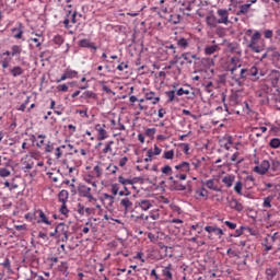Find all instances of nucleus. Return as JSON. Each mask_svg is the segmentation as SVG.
Wrapping results in <instances>:
<instances>
[{
    "mask_svg": "<svg viewBox=\"0 0 280 280\" xmlns=\"http://www.w3.org/2000/svg\"><path fill=\"white\" fill-rule=\"evenodd\" d=\"M34 161H37V167H45V162L43 161V153L37 150H32L21 159L23 172L27 173L31 170H34Z\"/></svg>",
    "mask_w": 280,
    "mask_h": 280,
    "instance_id": "f257e3e1",
    "label": "nucleus"
},
{
    "mask_svg": "<svg viewBox=\"0 0 280 280\" xmlns=\"http://www.w3.org/2000/svg\"><path fill=\"white\" fill-rule=\"evenodd\" d=\"M69 235H71V222H61L49 233V237H56L58 242L63 243L69 242Z\"/></svg>",
    "mask_w": 280,
    "mask_h": 280,
    "instance_id": "f03ea898",
    "label": "nucleus"
},
{
    "mask_svg": "<svg viewBox=\"0 0 280 280\" xmlns=\"http://www.w3.org/2000/svg\"><path fill=\"white\" fill-rule=\"evenodd\" d=\"M261 39V33L259 31H256L250 40L247 45V47L253 50L255 54H261V51H264L265 46L259 45V40Z\"/></svg>",
    "mask_w": 280,
    "mask_h": 280,
    "instance_id": "7ed1b4c3",
    "label": "nucleus"
},
{
    "mask_svg": "<svg viewBox=\"0 0 280 280\" xmlns=\"http://www.w3.org/2000/svg\"><path fill=\"white\" fill-rule=\"evenodd\" d=\"M94 130L96 132L97 141H105V139L108 137V131L106 130L105 124L94 125Z\"/></svg>",
    "mask_w": 280,
    "mask_h": 280,
    "instance_id": "20e7f679",
    "label": "nucleus"
},
{
    "mask_svg": "<svg viewBox=\"0 0 280 280\" xmlns=\"http://www.w3.org/2000/svg\"><path fill=\"white\" fill-rule=\"evenodd\" d=\"M101 201L103 202L105 209H107V211H113L114 207L113 205H115V197L113 195H108V194H103L101 196Z\"/></svg>",
    "mask_w": 280,
    "mask_h": 280,
    "instance_id": "39448f33",
    "label": "nucleus"
},
{
    "mask_svg": "<svg viewBox=\"0 0 280 280\" xmlns=\"http://www.w3.org/2000/svg\"><path fill=\"white\" fill-rule=\"evenodd\" d=\"M30 37V43H35V47L40 48L43 46V43H45V36L43 33H36L32 32Z\"/></svg>",
    "mask_w": 280,
    "mask_h": 280,
    "instance_id": "423d86ee",
    "label": "nucleus"
},
{
    "mask_svg": "<svg viewBox=\"0 0 280 280\" xmlns=\"http://www.w3.org/2000/svg\"><path fill=\"white\" fill-rule=\"evenodd\" d=\"M217 14L219 16L218 22L219 25H229L231 21L229 20V11L225 9H219L217 11Z\"/></svg>",
    "mask_w": 280,
    "mask_h": 280,
    "instance_id": "0eeeda50",
    "label": "nucleus"
},
{
    "mask_svg": "<svg viewBox=\"0 0 280 280\" xmlns=\"http://www.w3.org/2000/svg\"><path fill=\"white\" fill-rule=\"evenodd\" d=\"M268 170H270V162L268 160H264L260 165L254 167V172L260 174V176H264Z\"/></svg>",
    "mask_w": 280,
    "mask_h": 280,
    "instance_id": "6e6552de",
    "label": "nucleus"
},
{
    "mask_svg": "<svg viewBox=\"0 0 280 280\" xmlns=\"http://www.w3.org/2000/svg\"><path fill=\"white\" fill-rule=\"evenodd\" d=\"M9 73L12 78H21L25 73V69L21 66H12L9 68Z\"/></svg>",
    "mask_w": 280,
    "mask_h": 280,
    "instance_id": "1a4fd4ad",
    "label": "nucleus"
},
{
    "mask_svg": "<svg viewBox=\"0 0 280 280\" xmlns=\"http://www.w3.org/2000/svg\"><path fill=\"white\" fill-rule=\"evenodd\" d=\"M38 214L37 224H47L48 226H51V221H49V218H47V214L43 210H36L35 214Z\"/></svg>",
    "mask_w": 280,
    "mask_h": 280,
    "instance_id": "9d476101",
    "label": "nucleus"
},
{
    "mask_svg": "<svg viewBox=\"0 0 280 280\" xmlns=\"http://www.w3.org/2000/svg\"><path fill=\"white\" fill-rule=\"evenodd\" d=\"M23 24L18 23L15 27L11 28V34L13 35V38H16L18 40H21L23 38Z\"/></svg>",
    "mask_w": 280,
    "mask_h": 280,
    "instance_id": "9b49d317",
    "label": "nucleus"
},
{
    "mask_svg": "<svg viewBox=\"0 0 280 280\" xmlns=\"http://www.w3.org/2000/svg\"><path fill=\"white\" fill-rule=\"evenodd\" d=\"M2 56H8L1 60L2 69H10V62H12V50H5Z\"/></svg>",
    "mask_w": 280,
    "mask_h": 280,
    "instance_id": "f8f14e48",
    "label": "nucleus"
},
{
    "mask_svg": "<svg viewBox=\"0 0 280 280\" xmlns=\"http://www.w3.org/2000/svg\"><path fill=\"white\" fill-rule=\"evenodd\" d=\"M206 23H207L208 27H210L211 30H213L214 27H218V25H220L218 18H215V15H213V14L206 16Z\"/></svg>",
    "mask_w": 280,
    "mask_h": 280,
    "instance_id": "ddd939ff",
    "label": "nucleus"
},
{
    "mask_svg": "<svg viewBox=\"0 0 280 280\" xmlns=\"http://www.w3.org/2000/svg\"><path fill=\"white\" fill-rule=\"evenodd\" d=\"M205 231L207 233H214V235H218V237H222V235H224V231L215 225H207Z\"/></svg>",
    "mask_w": 280,
    "mask_h": 280,
    "instance_id": "4468645a",
    "label": "nucleus"
},
{
    "mask_svg": "<svg viewBox=\"0 0 280 280\" xmlns=\"http://www.w3.org/2000/svg\"><path fill=\"white\" fill-rule=\"evenodd\" d=\"M21 54H23V46L13 45L11 46V58H21Z\"/></svg>",
    "mask_w": 280,
    "mask_h": 280,
    "instance_id": "2eb2a0df",
    "label": "nucleus"
},
{
    "mask_svg": "<svg viewBox=\"0 0 280 280\" xmlns=\"http://www.w3.org/2000/svg\"><path fill=\"white\" fill-rule=\"evenodd\" d=\"M78 194L81 196V198H86V196L91 195V187L81 184L78 187Z\"/></svg>",
    "mask_w": 280,
    "mask_h": 280,
    "instance_id": "dca6fc26",
    "label": "nucleus"
},
{
    "mask_svg": "<svg viewBox=\"0 0 280 280\" xmlns=\"http://www.w3.org/2000/svg\"><path fill=\"white\" fill-rule=\"evenodd\" d=\"M80 47H85L86 49H93L94 51H97V46H95V43L84 38L79 42Z\"/></svg>",
    "mask_w": 280,
    "mask_h": 280,
    "instance_id": "f3484780",
    "label": "nucleus"
},
{
    "mask_svg": "<svg viewBox=\"0 0 280 280\" xmlns=\"http://www.w3.org/2000/svg\"><path fill=\"white\" fill-rule=\"evenodd\" d=\"M177 47L180 49H187L189 47V43H191L190 38H185V37H178L176 39Z\"/></svg>",
    "mask_w": 280,
    "mask_h": 280,
    "instance_id": "a211bd4d",
    "label": "nucleus"
},
{
    "mask_svg": "<svg viewBox=\"0 0 280 280\" xmlns=\"http://www.w3.org/2000/svg\"><path fill=\"white\" fill-rule=\"evenodd\" d=\"M229 207L230 209H234L235 211H244V206L237 201V199H231L229 201Z\"/></svg>",
    "mask_w": 280,
    "mask_h": 280,
    "instance_id": "6ab92c4d",
    "label": "nucleus"
},
{
    "mask_svg": "<svg viewBox=\"0 0 280 280\" xmlns=\"http://www.w3.org/2000/svg\"><path fill=\"white\" fill-rule=\"evenodd\" d=\"M203 51L206 56H213V54L220 51V46L218 44L206 46Z\"/></svg>",
    "mask_w": 280,
    "mask_h": 280,
    "instance_id": "aec40b11",
    "label": "nucleus"
},
{
    "mask_svg": "<svg viewBox=\"0 0 280 280\" xmlns=\"http://www.w3.org/2000/svg\"><path fill=\"white\" fill-rule=\"evenodd\" d=\"M250 12V4L245 3L241 4L240 9L236 12V16H244Z\"/></svg>",
    "mask_w": 280,
    "mask_h": 280,
    "instance_id": "412c9836",
    "label": "nucleus"
},
{
    "mask_svg": "<svg viewBox=\"0 0 280 280\" xmlns=\"http://www.w3.org/2000/svg\"><path fill=\"white\" fill-rule=\"evenodd\" d=\"M232 67L230 69L232 75H234L235 71L242 67V62L240 61V58L237 57H232L231 58Z\"/></svg>",
    "mask_w": 280,
    "mask_h": 280,
    "instance_id": "4be33fe9",
    "label": "nucleus"
},
{
    "mask_svg": "<svg viewBox=\"0 0 280 280\" xmlns=\"http://www.w3.org/2000/svg\"><path fill=\"white\" fill-rule=\"evenodd\" d=\"M58 200L61 202V205L69 202V190H60V192L58 194Z\"/></svg>",
    "mask_w": 280,
    "mask_h": 280,
    "instance_id": "5701e85b",
    "label": "nucleus"
},
{
    "mask_svg": "<svg viewBox=\"0 0 280 280\" xmlns=\"http://www.w3.org/2000/svg\"><path fill=\"white\" fill-rule=\"evenodd\" d=\"M175 170H177V172H183V174H187L191 168L189 162H182L175 166Z\"/></svg>",
    "mask_w": 280,
    "mask_h": 280,
    "instance_id": "b1692460",
    "label": "nucleus"
},
{
    "mask_svg": "<svg viewBox=\"0 0 280 280\" xmlns=\"http://www.w3.org/2000/svg\"><path fill=\"white\" fill-rule=\"evenodd\" d=\"M159 154H161V149L159 148V147H154V151H152V150H148L147 151V155H148V158H145L144 159V161H152V158L153 156H159Z\"/></svg>",
    "mask_w": 280,
    "mask_h": 280,
    "instance_id": "393cba45",
    "label": "nucleus"
},
{
    "mask_svg": "<svg viewBox=\"0 0 280 280\" xmlns=\"http://www.w3.org/2000/svg\"><path fill=\"white\" fill-rule=\"evenodd\" d=\"M93 213L92 208H85L83 205L78 206V214L79 215H91Z\"/></svg>",
    "mask_w": 280,
    "mask_h": 280,
    "instance_id": "a878e982",
    "label": "nucleus"
},
{
    "mask_svg": "<svg viewBox=\"0 0 280 280\" xmlns=\"http://www.w3.org/2000/svg\"><path fill=\"white\" fill-rule=\"evenodd\" d=\"M222 183L225 187L230 188L233 187V183H235V175H226L222 178Z\"/></svg>",
    "mask_w": 280,
    "mask_h": 280,
    "instance_id": "bb28decb",
    "label": "nucleus"
},
{
    "mask_svg": "<svg viewBox=\"0 0 280 280\" xmlns=\"http://www.w3.org/2000/svg\"><path fill=\"white\" fill-rule=\"evenodd\" d=\"M205 186L208 189H211L212 191H222V189H220V187H218V185H215V180H213V179L206 180Z\"/></svg>",
    "mask_w": 280,
    "mask_h": 280,
    "instance_id": "cd10ccee",
    "label": "nucleus"
},
{
    "mask_svg": "<svg viewBox=\"0 0 280 280\" xmlns=\"http://www.w3.org/2000/svg\"><path fill=\"white\" fill-rule=\"evenodd\" d=\"M271 84L280 93V73H276L271 77Z\"/></svg>",
    "mask_w": 280,
    "mask_h": 280,
    "instance_id": "c85d7f7f",
    "label": "nucleus"
},
{
    "mask_svg": "<svg viewBox=\"0 0 280 280\" xmlns=\"http://www.w3.org/2000/svg\"><path fill=\"white\" fill-rule=\"evenodd\" d=\"M65 148H67V145L62 144V145H59V147H57V148L55 149L54 154H55L56 161L62 159V154H63Z\"/></svg>",
    "mask_w": 280,
    "mask_h": 280,
    "instance_id": "c756f323",
    "label": "nucleus"
},
{
    "mask_svg": "<svg viewBox=\"0 0 280 280\" xmlns=\"http://www.w3.org/2000/svg\"><path fill=\"white\" fill-rule=\"evenodd\" d=\"M103 170H104L103 163H98L96 166H94L93 172H94L95 178H102Z\"/></svg>",
    "mask_w": 280,
    "mask_h": 280,
    "instance_id": "7c9ffc66",
    "label": "nucleus"
},
{
    "mask_svg": "<svg viewBox=\"0 0 280 280\" xmlns=\"http://www.w3.org/2000/svg\"><path fill=\"white\" fill-rule=\"evenodd\" d=\"M12 160L5 155H0V167H10Z\"/></svg>",
    "mask_w": 280,
    "mask_h": 280,
    "instance_id": "2f4dec72",
    "label": "nucleus"
},
{
    "mask_svg": "<svg viewBox=\"0 0 280 280\" xmlns=\"http://www.w3.org/2000/svg\"><path fill=\"white\" fill-rule=\"evenodd\" d=\"M196 198H208L209 197V190L206 188H200L195 191Z\"/></svg>",
    "mask_w": 280,
    "mask_h": 280,
    "instance_id": "473e14b6",
    "label": "nucleus"
},
{
    "mask_svg": "<svg viewBox=\"0 0 280 280\" xmlns=\"http://www.w3.org/2000/svg\"><path fill=\"white\" fill-rule=\"evenodd\" d=\"M162 275L163 277H165V279L172 280V265L164 267L162 270Z\"/></svg>",
    "mask_w": 280,
    "mask_h": 280,
    "instance_id": "72a5a7b5",
    "label": "nucleus"
},
{
    "mask_svg": "<svg viewBox=\"0 0 280 280\" xmlns=\"http://www.w3.org/2000/svg\"><path fill=\"white\" fill-rule=\"evenodd\" d=\"M113 145H115V141H108L106 144H105V147H104V149H103V153L104 154H113Z\"/></svg>",
    "mask_w": 280,
    "mask_h": 280,
    "instance_id": "f704fd0d",
    "label": "nucleus"
},
{
    "mask_svg": "<svg viewBox=\"0 0 280 280\" xmlns=\"http://www.w3.org/2000/svg\"><path fill=\"white\" fill-rule=\"evenodd\" d=\"M81 97L83 100H97V94H95L94 92L92 91H85Z\"/></svg>",
    "mask_w": 280,
    "mask_h": 280,
    "instance_id": "c9c22d12",
    "label": "nucleus"
},
{
    "mask_svg": "<svg viewBox=\"0 0 280 280\" xmlns=\"http://www.w3.org/2000/svg\"><path fill=\"white\" fill-rule=\"evenodd\" d=\"M112 130H126V127L120 122L115 121V119L110 120Z\"/></svg>",
    "mask_w": 280,
    "mask_h": 280,
    "instance_id": "e433bc0d",
    "label": "nucleus"
},
{
    "mask_svg": "<svg viewBox=\"0 0 280 280\" xmlns=\"http://www.w3.org/2000/svg\"><path fill=\"white\" fill-rule=\"evenodd\" d=\"M119 168L117 167V165H115V164H109L107 167H106V174H107V176H110V175H113V174H117V171H118Z\"/></svg>",
    "mask_w": 280,
    "mask_h": 280,
    "instance_id": "4c0bfd02",
    "label": "nucleus"
},
{
    "mask_svg": "<svg viewBox=\"0 0 280 280\" xmlns=\"http://www.w3.org/2000/svg\"><path fill=\"white\" fill-rule=\"evenodd\" d=\"M65 72H66V75H68L69 80H73V78H78V71L72 70L71 68H67Z\"/></svg>",
    "mask_w": 280,
    "mask_h": 280,
    "instance_id": "58836bf2",
    "label": "nucleus"
},
{
    "mask_svg": "<svg viewBox=\"0 0 280 280\" xmlns=\"http://www.w3.org/2000/svg\"><path fill=\"white\" fill-rule=\"evenodd\" d=\"M52 43L55 45H58V47H60L61 45L65 44V37H62V35H55L52 38Z\"/></svg>",
    "mask_w": 280,
    "mask_h": 280,
    "instance_id": "ea45409f",
    "label": "nucleus"
},
{
    "mask_svg": "<svg viewBox=\"0 0 280 280\" xmlns=\"http://www.w3.org/2000/svg\"><path fill=\"white\" fill-rule=\"evenodd\" d=\"M8 176H12V172L5 166L0 167V178H8Z\"/></svg>",
    "mask_w": 280,
    "mask_h": 280,
    "instance_id": "a19ab883",
    "label": "nucleus"
},
{
    "mask_svg": "<svg viewBox=\"0 0 280 280\" xmlns=\"http://www.w3.org/2000/svg\"><path fill=\"white\" fill-rule=\"evenodd\" d=\"M118 183H120L121 185H130V187L135 189V185L132 184V180L126 179L124 176L118 177Z\"/></svg>",
    "mask_w": 280,
    "mask_h": 280,
    "instance_id": "79ce46f5",
    "label": "nucleus"
},
{
    "mask_svg": "<svg viewBox=\"0 0 280 280\" xmlns=\"http://www.w3.org/2000/svg\"><path fill=\"white\" fill-rule=\"evenodd\" d=\"M265 209H270L272 207V196L266 197L262 202Z\"/></svg>",
    "mask_w": 280,
    "mask_h": 280,
    "instance_id": "37998d69",
    "label": "nucleus"
},
{
    "mask_svg": "<svg viewBox=\"0 0 280 280\" xmlns=\"http://www.w3.org/2000/svg\"><path fill=\"white\" fill-rule=\"evenodd\" d=\"M277 272H279V270H277V268L266 269V275H267V277H270V279H275V277H277Z\"/></svg>",
    "mask_w": 280,
    "mask_h": 280,
    "instance_id": "c03bdc74",
    "label": "nucleus"
},
{
    "mask_svg": "<svg viewBox=\"0 0 280 280\" xmlns=\"http://www.w3.org/2000/svg\"><path fill=\"white\" fill-rule=\"evenodd\" d=\"M269 145L273 150H277L278 148H280V139L279 138L271 139L270 142H269Z\"/></svg>",
    "mask_w": 280,
    "mask_h": 280,
    "instance_id": "a18cd8bd",
    "label": "nucleus"
},
{
    "mask_svg": "<svg viewBox=\"0 0 280 280\" xmlns=\"http://www.w3.org/2000/svg\"><path fill=\"white\" fill-rule=\"evenodd\" d=\"M4 187L9 189V191H14V189H19V184L10 183V182H4Z\"/></svg>",
    "mask_w": 280,
    "mask_h": 280,
    "instance_id": "49530a36",
    "label": "nucleus"
},
{
    "mask_svg": "<svg viewBox=\"0 0 280 280\" xmlns=\"http://www.w3.org/2000/svg\"><path fill=\"white\" fill-rule=\"evenodd\" d=\"M67 16H69L70 23H71L72 25H75V23H78V20H75V18L78 16V12L74 11V12L71 14V10H69Z\"/></svg>",
    "mask_w": 280,
    "mask_h": 280,
    "instance_id": "de8ad7c7",
    "label": "nucleus"
},
{
    "mask_svg": "<svg viewBox=\"0 0 280 280\" xmlns=\"http://www.w3.org/2000/svg\"><path fill=\"white\" fill-rule=\"evenodd\" d=\"M37 139H40L39 142L36 143V148L43 149V145H45V139H47L46 135H39L37 136Z\"/></svg>",
    "mask_w": 280,
    "mask_h": 280,
    "instance_id": "09e8293b",
    "label": "nucleus"
},
{
    "mask_svg": "<svg viewBox=\"0 0 280 280\" xmlns=\"http://www.w3.org/2000/svg\"><path fill=\"white\" fill-rule=\"evenodd\" d=\"M77 115H80V117H83L85 119H89V108L85 109H77L75 110Z\"/></svg>",
    "mask_w": 280,
    "mask_h": 280,
    "instance_id": "8fccbe9b",
    "label": "nucleus"
},
{
    "mask_svg": "<svg viewBox=\"0 0 280 280\" xmlns=\"http://www.w3.org/2000/svg\"><path fill=\"white\" fill-rule=\"evenodd\" d=\"M120 205L125 208V211H128V208L132 206V202H130V199L124 198L121 199Z\"/></svg>",
    "mask_w": 280,
    "mask_h": 280,
    "instance_id": "3c124183",
    "label": "nucleus"
},
{
    "mask_svg": "<svg viewBox=\"0 0 280 280\" xmlns=\"http://www.w3.org/2000/svg\"><path fill=\"white\" fill-rule=\"evenodd\" d=\"M232 163H236V165H240L244 159H240V152H236L231 158Z\"/></svg>",
    "mask_w": 280,
    "mask_h": 280,
    "instance_id": "603ef678",
    "label": "nucleus"
},
{
    "mask_svg": "<svg viewBox=\"0 0 280 280\" xmlns=\"http://www.w3.org/2000/svg\"><path fill=\"white\" fill-rule=\"evenodd\" d=\"M163 159H166V161H172V159H174V150L165 151Z\"/></svg>",
    "mask_w": 280,
    "mask_h": 280,
    "instance_id": "864d4df0",
    "label": "nucleus"
},
{
    "mask_svg": "<svg viewBox=\"0 0 280 280\" xmlns=\"http://www.w3.org/2000/svg\"><path fill=\"white\" fill-rule=\"evenodd\" d=\"M165 95L168 97V102H174V100H176V91L174 90L165 92Z\"/></svg>",
    "mask_w": 280,
    "mask_h": 280,
    "instance_id": "5fc2aeb1",
    "label": "nucleus"
},
{
    "mask_svg": "<svg viewBox=\"0 0 280 280\" xmlns=\"http://www.w3.org/2000/svg\"><path fill=\"white\" fill-rule=\"evenodd\" d=\"M145 100H151L152 104H156L159 102V97H154V93L150 92L145 94Z\"/></svg>",
    "mask_w": 280,
    "mask_h": 280,
    "instance_id": "6e6d98bb",
    "label": "nucleus"
},
{
    "mask_svg": "<svg viewBox=\"0 0 280 280\" xmlns=\"http://www.w3.org/2000/svg\"><path fill=\"white\" fill-rule=\"evenodd\" d=\"M191 165H192L194 170H200L202 162L198 159H194V160H191Z\"/></svg>",
    "mask_w": 280,
    "mask_h": 280,
    "instance_id": "4d7b16f0",
    "label": "nucleus"
},
{
    "mask_svg": "<svg viewBox=\"0 0 280 280\" xmlns=\"http://www.w3.org/2000/svg\"><path fill=\"white\" fill-rule=\"evenodd\" d=\"M141 209H142V211H148V209H152V206L150 205V201L142 200L141 201Z\"/></svg>",
    "mask_w": 280,
    "mask_h": 280,
    "instance_id": "13d9d810",
    "label": "nucleus"
},
{
    "mask_svg": "<svg viewBox=\"0 0 280 280\" xmlns=\"http://www.w3.org/2000/svg\"><path fill=\"white\" fill-rule=\"evenodd\" d=\"M59 213H61V215H68L69 214V208H67V203H61V207L59 209Z\"/></svg>",
    "mask_w": 280,
    "mask_h": 280,
    "instance_id": "bf43d9fd",
    "label": "nucleus"
},
{
    "mask_svg": "<svg viewBox=\"0 0 280 280\" xmlns=\"http://www.w3.org/2000/svg\"><path fill=\"white\" fill-rule=\"evenodd\" d=\"M182 58L186 60L188 65H191L194 61L191 60V52H184L182 55Z\"/></svg>",
    "mask_w": 280,
    "mask_h": 280,
    "instance_id": "052dcab7",
    "label": "nucleus"
},
{
    "mask_svg": "<svg viewBox=\"0 0 280 280\" xmlns=\"http://www.w3.org/2000/svg\"><path fill=\"white\" fill-rule=\"evenodd\" d=\"M127 164H128V156H122L118 160L119 167H126Z\"/></svg>",
    "mask_w": 280,
    "mask_h": 280,
    "instance_id": "680f3d73",
    "label": "nucleus"
},
{
    "mask_svg": "<svg viewBox=\"0 0 280 280\" xmlns=\"http://www.w3.org/2000/svg\"><path fill=\"white\" fill-rule=\"evenodd\" d=\"M44 152L46 154H49V153L54 152V144H51V141H48V143L46 144V147L44 149Z\"/></svg>",
    "mask_w": 280,
    "mask_h": 280,
    "instance_id": "e2e57ef3",
    "label": "nucleus"
},
{
    "mask_svg": "<svg viewBox=\"0 0 280 280\" xmlns=\"http://www.w3.org/2000/svg\"><path fill=\"white\" fill-rule=\"evenodd\" d=\"M77 131H78V127H75L74 125H68V132L70 137H73V135H75Z\"/></svg>",
    "mask_w": 280,
    "mask_h": 280,
    "instance_id": "0e129e2a",
    "label": "nucleus"
},
{
    "mask_svg": "<svg viewBox=\"0 0 280 280\" xmlns=\"http://www.w3.org/2000/svg\"><path fill=\"white\" fill-rule=\"evenodd\" d=\"M63 25L66 30H69V27H73V24L71 23V19H69V15H67L66 19L63 20Z\"/></svg>",
    "mask_w": 280,
    "mask_h": 280,
    "instance_id": "69168bd1",
    "label": "nucleus"
},
{
    "mask_svg": "<svg viewBox=\"0 0 280 280\" xmlns=\"http://www.w3.org/2000/svg\"><path fill=\"white\" fill-rule=\"evenodd\" d=\"M234 191H236L238 196H242V182H236L234 186Z\"/></svg>",
    "mask_w": 280,
    "mask_h": 280,
    "instance_id": "338daca9",
    "label": "nucleus"
},
{
    "mask_svg": "<svg viewBox=\"0 0 280 280\" xmlns=\"http://www.w3.org/2000/svg\"><path fill=\"white\" fill-rule=\"evenodd\" d=\"M258 70L257 67H252L249 70H247V75H252L253 78H255V75H257Z\"/></svg>",
    "mask_w": 280,
    "mask_h": 280,
    "instance_id": "774afa93",
    "label": "nucleus"
}]
</instances>
